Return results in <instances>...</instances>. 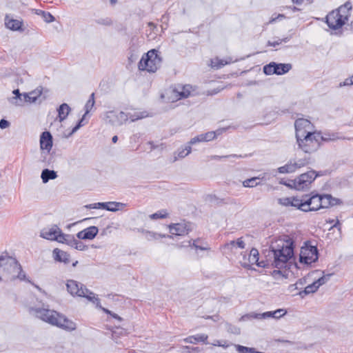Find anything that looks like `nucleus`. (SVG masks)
Listing matches in <instances>:
<instances>
[{"label":"nucleus","instance_id":"1","mask_svg":"<svg viewBox=\"0 0 353 353\" xmlns=\"http://www.w3.org/2000/svg\"><path fill=\"white\" fill-rule=\"evenodd\" d=\"M270 252L274 258L272 265L279 269L285 268L294 256V242L288 236L279 237L272 242Z\"/></svg>","mask_w":353,"mask_h":353},{"label":"nucleus","instance_id":"2","mask_svg":"<svg viewBox=\"0 0 353 353\" xmlns=\"http://www.w3.org/2000/svg\"><path fill=\"white\" fill-rule=\"evenodd\" d=\"M29 312L44 322L67 331H73L77 327L74 322L53 310L39 307H30Z\"/></svg>","mask_w":353,"mask_h":353},{"label":"nucleus","instance_id":"3","mask_svg":"<svg viewBox=\"0 0 353 353\" xmlns=\"http://www.w3.org/2000/svg\"><path fill=\"white\" fill-rule=\"evenodd\" d=\"M339 199L333 198L330 194H312L301 199V210L303 212L317 211L339 204Z\"/></svg>","mask_w":353,"mask_h":353},{"label":"nucleus","instance_id":"4","mask_svg":"<svg viewBox=\"0 0 353 353\" xmlns=\"http://www.w3.org/2000/svg\"><path fill=\"white\" fill-rule=\"evenodd\" d=\"M351 10V3L346 2L337 9L329 12L325 17V22L328 27L333 30L341 29L348 21Z\"/></svg>","mask_w":353,"mask_h":353},{"label":"nucleus","instance_id":"5","mask_svg":"<svg viewBox=\"0 0 353 353\" xmlns=\"http://www.w3.org/2000/svg\"><path fill=\"white\" fill-rule=\"evenodd\" d=\"M1 258H8L12 260L11 265H1V281L8 282L14 281L16 279H19L21 281L25 280L26 275L21 270V265L18 263L16 259L8 255H1Z\"/></svg>","mask_w":353,"mask_h":353},{"label":"nucleus","instance_id":"6","mask_svg":"<svg viewBox=\"0 0 353 353\" xmlns=\"http://www.w3.org/2000/svg\"><path fill=\"white\" fill-rule=\"evenodd\" d=\"M68 292L72 296L85 297L88 301L100 307V301L97 296L87 289L82 283L74 280H69L66 283Z\"/></svg>","mask_w":353,"mask_h":353},{"label":"nucleus","instance_id":"7","mask_svg":"<svg viewBox=\"0 0 353 353\" xmlns=\"http://www.w3.org/2000/svg\"><path fill=\"white\" fill-rule=\"evenodd\" d=\"M161 58L158 51L152 49L144 54L139 62L138 68L140 70L148 72H155L161 66Z\"/></svg>","mask_w":353,"mask_h":353},{"label":"nucleus","instance_id":"8","mask_svg":"<svg viewBox=\"0 0 353 353\" xmlns=\"http://www.w3.org/2000/svg\"><path fill=\"white\" fill-rule=\"evenodd\" d=\"M296 143L298 148L307 154L315 152L321 146L316 132L307 134L303 137L296 138Z\"/></svg>","mask_w":353,"mask_h":353},{"label":"nucleus","instance_id":"9","mask_svg":"<svg viewBox=\"0 0 353 353\" xmlns=\"http://www.w3.org/2000/svg\"><path fill=\"white\" fill-rule=\"evenodd\" d=\"M195 89L190 84H179L167 92L168 100L174 102L194 95Z\"/></svg>","mask_w":353,"mask_h":353},{"label":"nucleus","instance_id":"10","mask_svg":"<svg viewBox=\"0 0 353 353\" xmlns=\"http://www.w3.org/2000/svg\"><path fill=\"white\" fill-rule=\"evenodd\" d=\"M143 117V115H128L123 112L109 111L105 114V121L114 125H121L128 119L133 122Z\"/></svg>","mask_w":353,"mask_h":353},{"label":"nucleus","instance_id":"11","mask_svg":"<svg viewBox=\"0 0 353 353\" xmlns=\"http://www.w3.org/2000/svg\"><path fill=\"white\" fill-rule=\"evenodd\" d=\"M316 176L317 174H316L314 171L310 170L290 181L288 185L297 190H303L309 187Z\"/></svg>","mask_w":353,"mask_h":353},{"label":"nucleus","instance_id":"12","mask_svg":"<svg viewBox=\"0 0 353 353\" xmlns=\"http://www.w3.org/2000/svg\"><path fill=\"white\" fill-rule=\"evenodd\" d=\"M259 251L255 248H252L249 254L243 255V258L240 261L241 265L247 269H252V266L254 264L262 268L268 266V262L259 261Z\"/></svg>","mask_w":353,"mask_h":353},{"label":"nucleus","instance_id":"13","mask_svg":"<svg viewBox=\"0 0 353 353\" xmlns=\"http://www.w3.org/2000/svg\"><path fill=\"white\" fill-rule=\"evenodd\" d=\"M318 259V250L316 247L305 244L301 249L300 262L310 265Z\"/></svg>","mask_w":353,"mask_h":353},{"label":"nucleus","instance_id":"14","mask_svg":"<svg viewBox=\"0 0 353 353\" xmlns=\"http://www.w3.org/2000/svg\"><path fill=\"white\" fill-rule=\"evenodd\" d=\"M310 159L304 157L299 159L290 160L285 165L278 168V171L281 174H289L296 172L297 170L306 166L309 164Z\"/></svg>","mask_w":353,"mask_h":353},{"label":"nucleus","instance_id":"15","mask_svg":"<svg viewBox=\"0 0 353 353\" xmlns=\"http://www.w3.org/2000/svg\"><path fill=\"white\" fill-rule=\"evenodd\" d=\"M40 236L48 240L57 241L63 243L66 234H63L57 225H53L50 228H43L40 232Z\"/></svg>","mask_w":353,"mask_h":353},{"label":"nucleus","instance_id":"16","mask_svg":"<svg viewBox=\"0 0 353 353\" xmlns=\"http://www.w3.org/2000/svg\"><path fill=\"white\" fill-rule=\"evenodd\" d=\"M292 68L290 63H276L270 62L263 67V72L267 75L277 74L282 75L288 72Z\"/></svg>","mask_w":353,"mask_h":353},{"label":"nucleus","instance_id":"17","mask_svg":"<svg viewBox=\"0 0 353 353\" xmlns=\"http://www.w3.org/2000/svg\"><path fill=\"white\" fill-rule=\"evenodd\" d=\"M296 130V139L303 137L307 134L314 133V125L307 119H298L294 123Z\"/></svg>","mask_w":353,"mask_h":353},{"label":"nucleus","instance_id":"18","mask_svg":"<svg viewBox=\"0 0 353 353\" xmlns=\"http://www.w3.org/2000/svg\"><path fill=\"white\" fill-rule=\"evenodd\" d=\"M4 23L6 28L18 32H23V21L21 19H15L10 14H6Z\"/></svg>","mask_w":353,"mask_h":353},{"label":"nucleus","instance_id":"19","mask_svg":"<svg viewBox=\"0 0 353 353\" xmlns=\"http://www.w3.org/2000/svg\"><path fill=\"white\" fill-rule=\"evenodd\" d=\"M224 129H219L216 131H210L208 132L205 134H201L194 138H192L190 141V144L193 145L197 142H203V141H212L216 137L223 133L224 131Z\"/></svg>","mask_w":353,"mask_h":353},{"label":"nucleus","instance_id":"20","mask_svg":"<svg viewBox=\"0 0 353 353\" xmlns=\"http://www.w3.org/2000/svg\"><path fill=\"white\" fill-rule=\"evenodd\" d=\"M94 93H92L89 99L86 102L85 105V114L83 116L82 119L79 121V123L72 128V132L70 134H72L73 133L76 132L82 125L84 124L83 123L84 119L85 118L86 115L92 110V108L94 105Z\"/></svg>","mask_w":353,"mask_h":353},{"label":"nucleus","instance_id":"21","mask_svg":"<svg viewBox=\"0 0 353 353\" xmlns=\"http://www.w3.org/2000/svg\"><path fill=\"white\" fill-rule=\"evenodd\" d=\"M275 314L274 311H270V312H265L261 314L256 313V312H251L249 314H246L245 315H243L239 321H249L251 319H268V318H273L275 319Z\"/></svg>","mask_w":353,"mask_h":353},{"label":"nucleus","instance_id":"22","mask_svg":"<svg viewBox=\"0 0 353 353\" xmlns=\"http://www.w3.org/2000/svg\"><path fill=\"white\" fill-rule=\"evenodd\" d=\"M170 232L172 235L183 236L188 234L190 230L189 225L185 223H179L169 226Z\"/></svg>","mask_w":353,"mask_h":353},{"label":"nucleus","instance_id":"23","mask_svg":"<svg viewBox=\"0 0 353 353\" xmlns=\"http://www.w3.org/2000/svg\"><path fill=\"white\" fill-rule=\"evenodd\" d=\"M40 148L48 154L52 148V136L50 132H43L40 137Z\"/></svg>","mask_w":353,"mask_h":353},{"label":"nucleus","instance_id":"24","mask_svg":"<svg viewBox=\"0 0 353 353\" xmlns=\"http://www.w3.org/2000/svg\"><path fill=\"white\" fill-rule=\"evenodd\" d=\"M278 203L285 207H294L301 210V199L296 196L283 197L277 199Z\"/></svg>","mask_w":353,"mask_h":353},{"label":"nucleus","instance_id":"25","mask_svg":"<svg viewBox=\"0 0 353 353\" xmlns=\"http://www.w3.org/2000/svg\"><path fill=\"white\" fill-rule=\"evenodd\" d=\"M43 88L38 86L34 90L29 92L23 93V100H26L28 103H35L43 93Z\"/></svg>","mask_w":353,"mask_h":353},{"label":"nucleus","instance_id":"26","mask_svg":"<svg viewBox=\"0 0 353 353\" xmlns=\"http://www.w3.org/2000/svg\"><path fill=\"white\" fill-rule=\"evenodd\" d=\"M99 230L96 226L88 227L80 232L77 234L79 239H93L97 234Z\"/></svg>","mask_w":353,"mask_h":353},{"label":"nucleus","instance_id":"27","mask_svg":"<svg viewBox=\"0 0 353 353\" xmlns=\"http://www.w3.org/2000/svg\"><path fill=\"white\" fill-rule=\"evenodd\" d=\"M63 243H65L78 250H83L85 249V245L83 243L76 239L74 236L70 234H66Z\"/></svg>","mask_w":353,"mask_h":353},{"label":"nucleus","instance_id":"28","mask_svg":"<svg viewBox=\"0 0 353 353\" xmlns=\"http://www.w3.org/2000/svg\"><path fill=\"white\" fill-rule=\"evenodd\" d=\"M317 137L319 139L320 145L323 141L324 142H329V141H336L339 139V136L337 133H330V132H325L323 134L321 133L320 132H316Z\"/></svg>","mask_w":353,"mask_h":353},{"label":"nucleus","instance_id":"29","mask_svg":"<svg viewBox=\"0 0 353 353\" xmlns=\"http://www.w3.org/2000/svg\"><path fill=\"white\" fill-rule=\"evenodd\" d=\"M208 335L205 334H196L195 336H190L185 339H183V341L188 343H196L197 342H203L206 344L208 343L207 342L208 340Z\"/></svg>","mask_w":353,"mask_h":353},{"label":"nucleus","instance_id":"30","mask_svg":"<svg viewBox=\"0 0 353 353\" xmlns=\"http://www.w3.org/2000/svg\"><path fill=\"white\" fill-rule=\"evenodd\" d=\"M210 65L213 68L219 69L224 65L229 64L232 62V60L230 57H228L227 59H220L218 57L211 59Z\"/></svg>","mask_w":353,"mask_h":353},{"label":"nucleus","instance_id":"31","mask_svg":"<svg viewBox=\"0 0 353 353\" xmlns=\"http://www.w3.org/2000/svg\"><path fill=\"white\" fill-rule=\"evenodd\" d=\"M125 205L126 204L120 202H105V210L110 212H116L123 209Z\"/></svg>","mask_w":353,"mask_h":353},{"label":"nucleus","instance_id":"32","mask_svg":"<svg viewBox=\"0 0 353 353\" xmlns=\"http://www.w3.org/2000/svg\"><path fill=\"white\" fill-rule=\"evenodd\" d=\"M57 177V172L54 170L44 169L41 174L43 183H46L49 180L55 179Z\"/></svg>","mask_w":353,"mask_h":353},{"label":"nucleus","instance_id":"33","mask_svg":"<svg viewBox=\"0 0 353 353\" xmlns=\"http://www.w3.org/2000/svg\"><path fill=\"white\" fill-rule=\"evenodd\" d=\"M54 259L58 261L64 262L65 263H69V255L62 250L54 249L53 251Z\"/></svg>","mask_w":353,"mask_h":353},{"label":"nucleus","instance_id":"34","mask_svg":"<svg viewBox=\"0 0 353 353\" xmlns=\"http://www.w3.org/2000/svg\"><path fill=\"white\" fill-rule=\"evenodd\" d=\"M57 111L59 121H63L66 119L69 112H70V108L67 103H63L59 106Z\"/></svg>","mask_w":353,"mask_h":353},{"label":"nucleus","instance_id":"35","mask_svg":"<svg viewBox=\"0 0 353 353\" xmlns=\"http://www.w3.org/2000/svg\"><path fill=\"white\" fill-rule=\"evenodd\" d=\"M245 242L243 240V238H239L236 241H231L228 243H227L225 245V247L228 249H232L234 247H238L241 249H243L245 248Z\"/></svg>","mask_w":353,"mask_h":353},{"label":"nucleus","instance_id":"36","mask_svg":"<svg viewBox=\"0 0 353 353\" xmlns=\"http://www.w3.org/2000/svg\"><path fill=\"white\" fill-rule=\"evenodd\" d=\"M260 179L259 177H252L248 179L243 181V185L245 188H253L260 184L258 181Z\"/></svg>","mask_w":353,"mask_h":353},{"label":"nucleus","instance_id":"37","mask_svg":"<svg viewBox=\"0 0 353 353\" xmlns=\"http://www.w3.org/2000/svg\"><path fill=\"white\" fill-rule=\"evenodd\" d=\"M191 152L190 145L186 146L185 148L179 150L177 152V157H174V161H176L178 159L184 158L188 156Z\"/></svg>","mask_w":353,"mask_h":353},{"label":"nucleus","instance_id":"38","mask_svg":"<svg viewBox=\"0 0 353 353\" xmlns=\"http://www.w3.org/2000/svg\"><path fill=\"white\" fill-rule=\"evenodd\" d=\"M168 213L165 210H159L154 214L150 215L151 219H164L168 217Z\"/></svg>","mask_w":353,"mask_h":353},{"label":"nucleus","instance_id":"39","mask_svg":"<svg viewBox=\"0 0 353 353\" xmlns=\"http://www.w3.org/2000/svg\"><path fill=\"white\" fill-rule=\"evenodd\" d=\"M319 286L316 284V283L314 281L312 284L308 285L305 287L304 290V293L307 294L310 293H314L319 289Z\"/></svg>","mask_w":353,"mask_h":353},{"label":"nucleus","instance_id":"40","mask_svg":"<svg viewBox=\"0 0 353 353\" xmlns=\"http://www.w3.org/2000/svg\"><path fill=\"white\" fill-rule=\"evenodd\" d=\"M183 353H199L200 350L199 347H191L190 346L182 347Z\"/></svg>","mask_w":353,"mask_h":353},{"label":"nucleus","instance_id":"41","mask_svg":"<svg viewBox=\"0 0 353 353\" xmlns=\"http://www.w3.org/2000/svg\"><path fill=\"white\" fill-rule=\"evenodd\" d=\"M331 275L332 274H327L325 276L324 275V276H321V278L318 279L314 282L319 287H320L321 285L325 284L330 279V277L331 276Z\"/></svg>","mask_w":353,"mask_h":353},{"label":"nucleus","instance_id":"42","mask_svg":"<svg viewBox=\"0 0 353 353\" xmlns=\"http://www.w3.org/2000/svg\"><path fill=\"white\" fill-rule=\"evenodd\" d=\"M40 12L41 13L44 20L46 22L50 23L54 21V17L50 12H46L41 10H40Z\"/></svg>","mask_w":353,"mask_h":353},{"label":"nucleus","instance_id":"43","mask_svg":"<svg viewBox=\"0 0 353 353\" xmlns=\"http://www.w3.org/2000/svg\"><path fill=\"white\" fill-rule=\"evenodd\" d=\"M10 103L16 105V106H23L25 103H27L26 100H23V94L19 96V99H16L15 101H9Z\"/></svg>","mask_w":353,"mask_h":353},{"label":"nucleus","instance_id":"44","mask_svg":"<svg viewBox=\"0 0 353 353\" xmlns=\"http://www.w3.org/2000/svg\"><path fill=\"white\" fill-rule=\"evenodd\" d=\"M199 240H194L192 243V247H194L196 250H208L209 248L207 245H200L199 244Z\"/></svg>","mask_w":353,"mask_h":353},{"label":"nucleus","instance_id":"45","mask_svg":"<svg viewBox=\"0 0 353 353\" xmlns=\"http://www.w3.org/2000/svg\"><path fill=\"white\" fill-rule=\"evenodd\" d=\"M289 40H290V39L288 37H285L282 39H279L275 41H268V45L270 46L275 47V46L282 43L283 42L287 43Z\"/></svg>","mask_w":353,"mask_h":353},{"label":"nucleus","instance_id":"46","mask_svg":"<svg viewBox=\"0 0 353 353\" xmlns=\"http://www.w3.org/2000/svg\"><path fill=\"white\" fill-rule=\"evenodd\" d=\"M85 207L89 209H99V208L105 209V203L99 202V203H92V204L87 205Z\"/></svg>","mask_w":353,"mask_h":353},{"label":"nucleus","instance_id":"47","mask_svg":"<svg viewBox=\"0 0 353 353\" xmlns=\"http://www.w3.org/2000/svg\"><path fill=\"white\" fill-rule=\"evenodd\" d=\"M125 334V331L122 328H117L114 331L112 332V338L117 343V337L119 335H123Z\"/></svg>","mask_w":353,"mask_h":353},{"label":"nucleus","instance_id":"48","mask_svg":"<svg viewBox=\"0 0 353 353\" xmlns=\"http://www.w3.org/2000/svg\"><path fill=\"white\" fill-rule=\"evenodd\" d=\"M286 310H285L284 309H278V310H274V314H275V319H278L282 316H283L285 314H286Z\"/></svg>","mask_w":353,"mask_h":353},{"label":"nucleus","instance_id":"49","mask_svg":"<svg viewBox=\"0 0 353 353\" xmlns=\"http://www.w3.org/2000/svg\"><path fill=\"white\" fill-rule=\"evenodd\" d=\"M99 307L101 308L105 313L110 314L113 318H114V319H117L119 321H121L122 320V319L118 314H117L115 313H112L110 310H107L105 308L102 307L101 305H100Z\"/></svg>","mask_w":353,"mask_h":353},{"label":"nucleus","instance_id":"50","mask_svg":"<svg viewBox=\"0 0 353 353\" xmlns=\"http://www.w3.org/2000/svg\"><path fill=\"white\" fill-rule=\"evenodd\" d=\"M12 93H13V94H14V97H12L11 98H10L8 99L9 101H15L16 99H19V96L22 94L20 93V92H19V90L18 89L14 90Z\"/></svg>","mask_w":353,"mask_h":353},{"label":"nucleus","instance_id":"51","mask_svg":"<svg viewBox=\"0 0 353 353\" xmlns=\"http://www.w3.org/2000/svg\"><path fill=\"white\" fill-rule=\"evenodd\" d=\"M10 123L7 120L1 119L0 121V128L5 129L9 126Z\"/></svg>","mask_w":353,"mask_h":353},{"label":"nucleus","instance_id":"52","mask_svg":"<svg viewBox=\"0 0 353 353\" xmlns=\"http://www.w3.org/2000/svg\"><path fill=\"white\" fill-rule=\"evenodd\" d=\"M353 85L351 78L346 79L343 83L339 84L340 87Z\"/></svg>","mask_w":353,"mask_h":353},{"label":"nucleus","instance_id":"53","mask_svg":"<svg viewBox=\"0 0 353 353\" xmlns=\"http://www.w3.org/2000/svg\"><path fill=\"white\" fill-rule=\"evenodd\" d=\"M283 18H284L283 14H279L276 18H272V19L270 21V23H273L274 21H276V19H283Z\"/></svg>","mask_w":353,"mask_h":353},{"label":"nucleus","instance_id":"54","mask_svg":"<svg viewBox=\"0 0 353 353\" xmlns=\"http://www.w3.org/2000/svg\"><path fill=\"white\" fill-rule=\"evenodd\" d=\"M207 319H210L213 320L214 321H218L220 319V316L218 315L213 316H208Z\"/></svg>","mask_w":353,"mask_h":353},{"label":"nucleus","instance_id":"55","mask_svg":"<svg viewBox=\"0 0 353 353\" xmlns=\"http://www.w3.org/2000/svg\"><path fill=\"white\" fill-rule=\"evenodd\" d=\"M303 1L304 0H292L293 3H295V4H297V5H301L303 2Z\"/></svg>","mask_w":353,"mask_h":353},{"label":"nucleus","instance_id":"56","mask_svg":"<svg viewBox=\"0 0 353 353\" xmlns=\"http://www.w3.org/2000/svg\"><path fill=\"white\" fill-rule=\"evenodd\" d=\"M112 142H113V143H117V140H118V137H117V136H116V135H115V136H114V137H112Z\"/></svg>","mask_w":353,"mask_h":353},{"label":"nucleus","instance_id":"57","mask_svg":"<svg viewBox=\"0 0 353 353\" xmlns=\"http://www.w3.org/2000/svg\"><path fill=\"white\" fill-rule=\"evenodd\" d=\"M148 144L150 145V149L152 150V149H154V145L153 144L152 142H149Z\"/></svg>","mask_w":353,"mask_h":353},{"label":"nucleus","instance_id":"58","mask_svg":"<svg viewBox=\"0 0 353 353\" xmlns=\"http://www.w3.org/2000/svg\"><path fill=\"white\" fill-rule=\"evenodd\" d=\"M117 0H110V2L111 4H115L117 3Z\"/></svg>","mask_w":353,"mask_h":353},{"label":"nucleus","instance_id":"59","mask_svg":"<svg viewBox=\"0 0 353 353\" xmlns=\"http://www.w3.org/2000/svg\"><path fill=\"white\" fill-rule=\"evenodd\" d=\"M33 285H34V287H35L38 290L41 291V289L38 285H34V284H33Z\"/></svg>","mask_w":353,"mask_h":353},{"label":"nucleus","instance_id":"60","mask_svg":"<svg viewBox=\"0 0 353 353\" xmlns=\"http://www.w3.org/2000/svg\"><path fill=\"white\" fill-rule=\"evenodd\" d=\"M157 236H159V237H161V234H153V237L157 239Z\"/></svg>","mask_w":353,"mask_h":353},{"label":"nucleus","instance_id":"61","mask_svg":"<svg viewBox=\"0 0 353 353\" xmlns=\"http://www.w3.org/2000/svg\"><path fill=\"white\" fill-rule=\"evenodd\" d=\"M299 10V9H298L297 8H296V7H293V8H292V10H293V11H296V10Z\"/></svg>","mask_w":353,"mask_h":353},{"label":"nucleus","instance_id":"62","mask_svg":"<svg viewBox=\"0 0 353 353\" xmlns=\"http://www.w3.org/2000/svg\"><path fill=\"white\" fill-rule=\"evenodd\" d=\"M240 330L239 328H236V333H239Z\"/></svg>","mask_w":353,"mask_h":353},{"label":"nucleus","instance_id":"63","mask_svg":"<svg viewBox=\"0 0 353 353\" xmlns=\"http://www.w3.org/2000/svg\"><path fill=\"white\" fill-rule=\"evenodd\" d=\"M101 23H104V24H108V25H110V23L109 21H108L107 23H105V22H101Z\"/></svg>","mask_w":353,"mask_h":353},{"label":"nucleus","instance_id":"64","mask_svg":"<svg viewBox=\"0 0 353 353\" xmlns=\"http://www.w3.org/2000/svg\"><path fill=\"white\" fill-rule=\"evenodd\" d=\"M77 263H78L77 261H75L74 263H73L72 265H73V266H75V265H77Z\"/></svg>","mask_w":353,"mask_h":353}]
</instances>
